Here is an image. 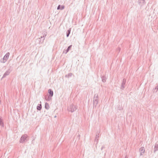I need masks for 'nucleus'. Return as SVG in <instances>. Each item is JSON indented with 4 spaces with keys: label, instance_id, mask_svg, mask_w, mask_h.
<instances>
[{
    "label": "nucleus",
    "instance_id": "obj_21",
    "mask_svg": "<svg viewBox=\"0 0 158 158\" xmlns=\"http://www.w3.org/2000/svg\"><path fill=\"white\" fill-rule=\"evenodd\" d=\"M158 90V85H157V86H156L155 89H154L153 90V92H157V90Z\"/></svg>",
    "mask_w": 158,
    "mask_h": 158
},
{
    "label": "nucleus",
    "instance_id": "obj_24",
    "mask_svg": "<svg viewBox=\"0 0 158 158\" xmlns=\"http://www.w3.org/2000/svg\"><path fill=\"white\" fill-rule=\"evenodd\" d=\"M47 35V32H46L45 33H44L43 35V36H44V38H45V36Z\"/></svg>",
    "mask_w": 158,
    "mask_h": 158
},
{
    "label": "nucleus",
    "instance_id": "obj_10",
    "mask_svg": "<svg viewBox=\"0 0 158 158\" xmlns=\"http://www.w3.org/2000/svg\"><path fill=\"white\" fill-rule=\"evenodd\" d=\"M38 39L39 41V43L42 44L44 40V36H41L40 38H38Z\"/></svg>",
    "mask_w": 158,
    "mask_h": 158
},
{
    "label": "nucleus",
    "instance_id": "obj_27",
    "mask_svg": "<svg viewBox=\"0 0 158 158\" xmlns=\"http://www.w3.org/2000/svg\"><path fill=\"white\" fill-rule=\"evenodd\" d=\"M117 50L119 51H120V48H118V49H117Z\"/></svg>",
    "mask_w": 158,
    "mask_h": 158
},
{
    "label": "nucleus",
    "instance_id": "obj_13",
    "mask_svg": "<svg viewBox=\"0 0 158 158\" xmlns=\"http://www.w3.org/2000/svg\"><path fill=\"white\" fill-rule=\"evenodd\" d=\"M158 151V144L156 143L155 145L154 149L153 152L155 153L157 151Z\"/></svg>",
    "mask_w": 158,
    "mask_h": 158
},
{
    "label": "nucleus",
    "instance_id": "obj_30",
    "mask_svg": "<svg viewBox=\"0 0 158 158\" xmlns=\"http://www.w3.org/2000/svg\"><path fill=\"white\" fill-rule=\"evenodd\" d=\"M56 117V116H55V117Z\"/></svg>",
    "mask_w": 158,
    "mask_h": 158
},
{
    "label": "nucleus",
    "instance_id": "obj_15",
    "mask_svg": "<svg viewBox=\"0 0 158 158\" xmlns=\"http://www.w3.org/2000/svg\"><path fill=\"white\" fill-rule=\"evenodd\" d=\"M40 104H39L36 107L37 109L38 110H40L42 109L41 102H40Z\"/></svg>",
    "mask_w": 158,
    "mask_h": 158
},
{
    "label": "nucleus",
    "instance_id": "obj_26",
    "mask_svg": "<svg viewBox=\"0 0 158 158\" xmlns=\"http://www.w3.org/2000/svg\"><path fill=\"white\" fill-rule=\"evenodd\" d=\"M105 148L104 145L102 146L101 148V150H102L103 148Z\"/></svg>",
    "mask_w": 158,
    "mask_h": 158
},
{
    "label": "nucleus",
    "instance_id": "obj_11",
    "mask_svg": "<svg viewBox=\"0 0 158 158\" xmlns=\"http://www.w3.org/2000/svg\"><path fill=\"white\" fill-rule=\"evenodd\" d=\"M139 151L140 152V156L143 155V154L144 153L145 151L144 148L143 147H141L139 149Z\"/></svg>",
    "mask_w": 158,
    "mask_h": 158
},
{
    "label": "nucleus",
    "instance_id": "obj_5",
    "mask_svg": "<svg viewBox=\"0 0 158 158\" xmlns=\"http://www.w3.org/2000/svg\"><path fill=\"white\" fill-rule=\"evenodd\" d=\"M126 81V79L125 78H123L121 84V89L122 90L123 89L125 88V85Z\"/></svg>",
    "mask_w": 158,
    "mask_h": 158
},
{
    "label": "nucleus",
    "instance_id": "obj_25",
    "mask_svg": "<svg viewBox=\"0 0 158 158\" xmlns=\"http://www.w3.org/2000/svg\"><path fill=\"white\" fill-rule=\"evenodd\" d=\"M80 135L79 134H78V135L77 136V138L78 139V140L80 139Z\"/></svg>",
    "mask_w": 158,
    "mask_h": 158
},
{
    "label": "nucleus",
    "instance_id": "obj_19",
    "mask_svg": "<svg viewBox=\"0 0 158 158\" xmlns=\"http://www.w3.org/2000/svg\"><path fill=\"white\" fill-rule=\"evenodd\" d=\"M44 107L47 110H48L49 108V106L47 102L45 103Z\"/></svg>",
    "mask_w": 158,
    "mask_h": 158
},
{
    "label": "nucleus",
    "instance_id": "obj_29",
    "mask_svg": "<svg viewBox=\"0 0 158 158\" xmlns=\"http://www.w3.org/2000/svg\"><path fill=\"white\" fill-rule=\"evenodd\" d=\"M125 158H128L127 157V156H126Z\"/></svg>",
    "mask_w": 158,
    "mask_h": 158
},
{
    "label": "nucleus",
    "instance_id": "obj_12",
    "mask_svg": "<svg viewBox=\"0 0 158 158\" xmlns=\"http://www.w3.org/2000/svg\"><path fill=\"white\" fill-rule=\"evenodd\" d=\"M10 73V69H8L7 70L5 73H4L3 75V77H2V78H4L6 76H7Z\"/></svg>",
    "mask_w": 158,
    "mask_h": 158
},
{
    "label": "nucleus",
    "instance_id": "obj_3",
    "mask_svg": "<svg viewBox=\"0 0 158 158\" xmlns=\"http://www.w3.org/2000/svg\"><path fill=\"white\" fill-rule=\"evenodd\" d=\"M28 137V136L26 134H24L22 135L20 138V143H23L26 140L27 138Z\"/></svg>",
    "mask_w": 158,
    "mask_h": 158
},
{
    "label": "nucleus",
    "instance_id": "obj_7",
    "mask_svg": "<svg viewBox=\"0 0 158 158\" xmlns=\"http://www.w3.org/2000/svg\"><path fill=\"white\" fill-rule=\"evenodd\" d=\"M72 45H71L70 46H69L68 47V48H67V49L66 50H65L63 52V53H64L65 54H67V53L70 50V49L71 48H72Z\"/></svg>",
    "mask_w": 158,
    "mask_h": 158
},
{
    "label": "nucleus",
    "instance_id": "obj_8",
    "mask_svg": "<svg viewBox=\"0 0 158 158\" xmlns=\"http://www.w3.org/2000/svg\"><path fill=\"white\" fill-rule=\"evenodd\" d=\"M100 133V131H99L98 132H97L96 134V136H95V137L94 140H95V142H96L97 144L98 143V138L99 137V135Z\"/></svg>",
    "mask_w": 158,
    "mask_h": 158
},
{
    "label": "nucleus",
    "instance_id": "obj_6",
    "mask_svg": "<svg viewBox=\"0 0 158 158\" xmlns=\"http://www.w3.org/2000/svg\"><path fill=\"white\" fill-rule=\"evenodd\" d=\"M10 55V53L8 52H7L5 55L4 56L3 58V60H5V61H3V63H5L6 60L8 59Z\"/></svg>",
    "mask_w": 158,
    "mask_h": 158
},
{
    "label": "nucleus",
    "instance_id": "obj_18",
    "mask_svg": "<svg viewBox=\"0 0 158 158\" xmlns=\"http://www.w3.org/2000/svg\"><path fill=\"white\" fill-rule=\"evenodd\" d=\"M71 31V28H70L66 32V36L67 37H68L70 34Z\"/></svg>",
    "mask_w": 158,
    "mask_h": 158
},
{
    "label": "nucleus",
    "instance_id": "obj_17",
    "mask_svg": "<svg viewBox=\"0 0 158 158\" xmlns=\"http://www.w3.org/2000/svg\"><path fill=\"white\" fill-rule=\"evenodd\" d=\"M0 125L2 127H4V124L3 122L2 117L1 116H0Z\"/></svg>",
    "mask_w": 158,
    "mask_h": 158
},
{
    "label": "nucleus",
    "instance_id": "obj_9",
    "mask_svg": "<svg viewBox=\"0 0 158 158\" xmlns=\"http://www.w3.org/2000/svg\"><path fill=\"white\" fill-rule=\"evenodd\" d=\"M48 96L50 97L53 96V92L51 89H49L48 90Z\"/></svg>",
    "mask_w": 158,
    "mask_h": 158
},
{
    "label": "nucleus",
    "instance_id": "obj_4",
    "mask_svg": "<svg viewBox=\"0 0 158 158\" xmlns=\"http://www.w3.org/2000/svg\"><path fill=\"white\" fill-rule=\"evenodd\" d=\"M137 2L139 5L141 7L146 4V1L145 0H138Z\"/></svg>",
    "mask_w": 158,
    "mask_h": 158
},
{
    "label": "nucleus",
    "instance_id": "obj_16",
    "mask_svg": "<svg viewBox=\"0 0 158 158\" xmlns=\"http://www.w3.org/2000/svg\"><path fill=\"white\" fill-rule=\"evenodd\" d=\"M64 5H59L57 7V10H62L64 9Z\"/></svg>",
    "mask_w": 158,
    "mask_h": 158
},
{
    "label": "nucleus",
    "instance_id": "obj_20",
    "mask_svg": "<svg viewBox=\"0 0 158 158\" xmlns=\"http://www.w3.org/2000/svg\"><path fill=\"white\" fill-rule=\"evenodd\" d=\"M73 75V73H69L68 74L65 75V77L69 78L71 77Z\"/></svg>",
    "mask_w": 158,
    "mask_h": 158
},
{
    "label": "nucleus",
    "instance_id": "obj_2",
    "mask_svg": "<svg viewBox=\"0 0 158 158\" xmlns=\"http://www.w3.org/2000/svg\"><path fill=\"white\" fill-rule=\"evenodd\" d=\"M76 109L77 108L73 104H71L69 106V108L68 107L69 111L72 113L74 112Z\"/></svg>",
    "mask_w": 158,
    "mask_h": 158
},
{
    "label": "nucleus",
    "instance_id": "obj_28",
    "mask_svg": "<svg viewBox=\"0 0 158 158\" xmlns=\"http://www.w3.org/2000/svg\"><path fill=\"white\" fill-rule=\"evenodd\" d=\"M48 97H47V96H45V99L46 100L47 98Z\"/></svg>",
    "mask_w": 158,
    "mask_h": 158
},
{
    "label": "nucleus",
    "instance_id": "obj_22",
    "mask_svg": "<svg viewBox=\"0 0 158 158\" xmlns=\"http://www.w3.org/2000/svg\"><path fill=\"white\" fill-rule=\"evenodd\" d=\"M118 110H122V109H123L122 107L121 106L120 107L119 105L118 106Z\"/></svg>",
    "mask_w": 158,
    "mask_h": 158
},
{
    "label": "nucleus",
    "instance_id": "obj_23",
    "mask_svg": "<svg viewBox=\"0 0 158 158\" xmlns=\"http://www.w3.org/2000/svg\"><path fill=\"white\" fill-rule=\"evenodd\" d=\"M51 99V98L50 97H49V96H48V97L47 98V99H46V100L47 101H50V100Z\"/></svg>",
    "mask_w": 158,
    "mask_h": 158
},
{
    "label": "nucleus",
    "instance_id": "obj_1",
    "mask_svg": "<svg viewBox=\"0 0 158 158\" xmlns=\"http://www.w3.org/2000/svg\"><path fill=\"white\" fill-rule=\"evenodd\" d=\"M98 102V94H94L93 98V106L96 107Z\"/></svg>",
    "mask_w": 158,
    "mask_h": 158
},
{
    "label": "nucleus",
    "instance_id": "obj_14",
    "mask_svg": "<svg viewBox=\"0 0 158 158\" xmlns=\"http://www.w3.org/2000/svg\"><path fill=\"white\" fill-rule=\"evenodd\" d=\"M101 78H102V81L103 82H105L106 81L107 78L106 77L105 75V76H101Z\"/></svg>",
    "mask_w": 158,
    "mask_h": 158
}]
</instances>
